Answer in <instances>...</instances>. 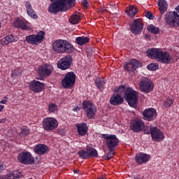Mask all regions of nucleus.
<instances>
[{"label":"nucleus","instance_id":"nucleus-27","mask_svg":"<svg viewBox=\"0 0 179 179\" xmlns=\"http://www.w3.org/2000/svg\"><path fill=\"white\" fill-rule=\"evenodd\" d=\"M15 27L22 29V30H27V22L21 20H17L15 22Z\"/></svg>","mask_w":179,"mask_h":179},{"label":"nucleus","instance_id":"nucleus-55","mask_svg":"<svg viewBox=\"0 0 179 179\" xmlns=\"http://www.w3.org/2000/svg\"><path fill=\"white\" fill-rule=\"evenodd\" d=\"M29 179H32V178H29Z\"/></svg>","mask_w":179,"mask_h":179},{"label":"nucleus","instance_id":"nucleus-14","mask_svg":"<svg viewBox=\"0 0 179 179\" xmlns=\"http://www.w3.org/2000/svg\"><path fill=\"white\" fill-rule=\"evenodd\" d=\"M146 134L151 135V138L154 142H160L164 138V134L162 130L155 127H151L150 128V131H148Z\"/></svg>","mask_w":179,"mask_h":179},{"label":"nucleus","instance_id":"nucleus-15","mask_svg":"<svg viewBox=\"0 0 179 179\" xmlns=\"http://www.w3.org/2000/svg\"><path fill=\"white\" fill-rule=\"evenodd\" d=\"M130 31L132 34H141L143 31V23L142 22L141 19H136L133 21V23L130 24L129 27Z\"/></svg>","mask_w":179,"mask_h":179},{"label":"nucleus","instance_id":"nucleus-54","mask_svg":"<svg viewBox=\"0 0 179 179\" xmlns=\"http://www.w3.org/2000/svg\"><path fill=\"white\" fill-rule=\"evenodd\" d=\"M97 179H104L103 178H97Z\"/></svg>","mask_w":179,"mask_h":179},{"label":"nucleus","instance_id":"nucleus-5","mask_svg":"<svg viewBox=\"0 0 179 179\" xmlns=\"http://www.w3.org/2000/svg\"><path fill=\"white\" fill-rule=\"evenodd\" d=\"M52 48L57 54H72L75 51L73 45L62 39L56 40L52 44Z\"/></svg>","mask_w":179,"mask_h":179},{"label":"nucleus","instance_id":"nucleus-49","mask_svg":"<svg viewBox=\"0 0 179 179\" xmlns=\"http://www.w3.org/2000/svg\"><path fill=\"white\" fill-rule=\"evenodd\" d=\"M80 110V108H79L78 106H76V108H73V111L74 112H78Z\"/></svg>","mask_w":179,"mask_h":179},{"label":"nucleus","instance_id":"nucleus-2","mask_svg":"<svg viewBox=\"0 0 179 179\" xmlns=\"http://www.w3.org/2000/svg\"><path fill=\"white\" fill-rule=\"evenodd\" d=\"M101 138L105 139V145L108 149V151H110V152L105 155V159L109 161L114 155V153H113L114 149L119 146V139L114 134H101Z\"/></svg>","mask_w":179,"mask_h":179},{"label":"nucleus","instance_id":"nucleus-6","mask_svg":"<svg viewBox=\"0 0 179 179\" xmlns=\"http://www.w3.org/2000/svg\"><path fill=\"white\" fill-rule=\"evenodd\" d=\"M165 21L169 26L179 27V5L176 6L173 12H168L165 15Z\"/></svg>","mask_w":179,"mask_h":179},{"label":"nucleus","instance_id":"nucleus-10","mask_svg":"<svg viewBox=\"0 0 179 179\" xmlns=\"http://www.w3.org/2000/svg\"><path fill=\"white\" fill-rule=\"evenodd\" d=\"M58 128V121L55 117H45L43 120V129L50 132Z\"/></svg>","mask_w":179,"mask_h":179},{"label":"nucleus","instance_id":"nucleus-12","mask_svg":"<svg viewBox=\"0 0 179 179\" xmlns=\"http://www.w3.org/2000/svg\"><path fill=\"white\" fill-rule=\"evenodd\" d=\"M73 61V58H72V56L71 55H66L58 61L57 68L62 71H66V69H69L72 66Z\"/></svg>","mask_w":179,"mask_h":179},{"label":"nucleus","instance_id":"nucleus-17","mask_svg":"<svg viewBox=\"0 0 179 179\" xmlns=\"http://www.w3.org/2000/svg\"><path fill=\"white\" fill-rule=\"evenodd\" d=\"M52 71H54L52 65L44 64L38 67L37 73L39 76H51Z\"/></svg>","mask_w":179,"mask_h":179},{"label":"nucleus","instance_id":"nucleus-37","mask_svg":"<svg viewBox=\"0 0 179 179\" xmlns=\"http://www.w3.org/2000/svg\"><path fill=\"white\" fill-rule=\"evenodd\" d=\"M147 69H148V71H157V69H159V64L151 63L147 66Z\"/></svg>","mask_w":179,"mask_h":179},{"label":"nucleus","instance_id":"nucleus-28","mask_svg":"<svg viewBox=\"0 0 179 179\" xmlns=\"http://www.w3.org/2000/svg\"><path fill=\"white\" fill-rule=\"evenodd\" d=\"M138 8L136 6H130L129 9L126 10L127 15H128V16H131V17H135V15L136 13H138Z\"/></svg>","mask_w":179,"mask_h":179},{"label":"nucleus","instance_id":"nucleus-26","mask_svg":"<svg viewBox=\"0 0 179 179\" xmlns=\"http://www.w3.org/2000/svg\"><path fill=\"white\" fill-rule=\"evenodd\" d=\"M25 6L27 8V12L29 16H30V17H31L32 19H37V17H38L37 14H36V12L34 11V10H33V7L31 6V4L30 3V2L26 1Z\"/></svg>","mask_w":179,"mask_h":179},{"label":"nucleus","instance_id":"nucleus-16","mask_svg":"<svg viewBox=\"0 0 179 179\" xmlns=\"http://www.w3.org/2000/svg\"><path fill=\"white\" fill-rule=\"evenodd\" d=\"M145 129V124L142 120L134 118V120H131V123L129 124V129L133 131L134 133L141 132Z\"/></svg>","mask_w":179,"mask_h":179},{"label":"nucleus","instance_id":"nucleus-35","mask_svg":"<svg viewBox=\"0 0 179 179\" xmlns=\"http://www.w3.org/2000/svg\"><path fill=\"white\" fill-rule=\"evenodd\" d=\"M131 60V64L133 65V69L134 71H136L139 66H142V63L141 61L136 59H133Z\"/></svg>","mask_w":179,"mask_h":179},{"label":"nucleus","instance_id":"nucleus-48","mask_svg":"<svg viewBox=\"0 0 179 179\" xmlns=\"http://www.w3.org/2000/svg\"><path fill=\"white\" fill-rule=\"evenodd\" d=\"M6 123V118L0 119V124Z\"/></svg>","mask_w":179,"mask_h":179},{"label":"nucleus","instance_id":"nucleus-32","mask_svg":"<svg viewBox=\"0 0 179 179\" xmlns=\"http://www.w3.org/2000/svg\"><path fill=\"white\" fill-rule=\"evenodd\" d=\"M79 22H80V17L78 15L76 14L71 16L69 22L71 24H78Z\"/></svg>","mask_w":179,"mask_h":179},{"label":"nucleus","instance_id":"nucleus-13","mask_svg":"<svg viewBox=\"0 0 179 179\" xmlns=\"http://www.w3.org/2000/svg\"><path fill=\"white\" fill-rule=\"evenodd\" d=\"M45 32L44 31H40L36 35L32 34L27 36L25 41L29 43V44H37V43H43Z\"/></svg>","mask_w":179,"mask_h":179},{"label":"nucleus","instance_id":"nucleus-34","mask_svg":"<svg viewBox=\"0 0 179 179\" xmlns=\"http://www.w3.org/2000/svg\"><path fill=\"white\" fill-rule=\"evenodd\" d=\"M172 104H173V99L171 98H166V99H164V101H163V108H169Z\"/></svg>","mask_w":179,"mask_h":179},{"label":"nucleus","instance_id":"nucleus-47","mask_svg":"<svg viewBox=\"0 0 179 179\" xmlns=\"http://www.w3.org/2000/svg\"><path fill=\"white\" fill-rule=\"evenodd\" d=\"M145 37L147 38V40H150V38H152V36H150V34H145Z\"/></svg>","mask_w":179,"mask_h":179},{"label":"nucleus","instance_id":"nucleus-30","mask_svg":"<svg viewBox=\"0 0 179 179\" xmlns=\"http://www.w3.org/2000/svg\"><path fill=\"white\" fill-rule=\"evenodd\" d=\"M15 41V38L13 37V35H8L1 41V45H8L9 43H13Z\"/></svg>","mask_w":179,"mask_h":179},{"label":"nucleus","instance_id":"nucleus-11","mask_svg":"<svg viewBox=\"0 0 179 179\" xmlns=\"http://www.w3.org/2000/svg\"><path fill=\"white\" fill-rule=\"evenodd\" d=\"M19 163L24 165H32L35 163V159L32 157V154L28 151L20 152L17 157Z\"/></svg>","mask_w":179,"mask_h":179},{"label":"nucleus","instance_id":"nucleus-33","mask_svg":"<svg viewBox=\"0 0 179 179\" xmlns=\"http://www.w3.org/2000/svg\"><path fill=\"white\" fill-rule=\"evenodd\" d=\"M147 29L148 31H150V33H152V34H159V33H160L159 27H157L153 24L148 25Z\"/></svg>","mask_w":179,"mask_h":179},{"label":"nucleus","instance_id":"nucleus-3","mask_svg":"<svg viewBox=\"0 0 179 179\" xmlns=\"http://www.w3.org/2000/svg\"><path fill=\"white\" fill-rule=\"evenodd\" d=\"M147 57L151 59H157L162 64H170L171 62V56L167 52H163L157 48H149L146 52Z\"/></svg>","mask_w":179,"mask_h":179},{"label":"nucleus","instance_id":"nucleus-36","mask_svg":"<svg viewBox=\"0 0 179 179\" xmlns=\"http://www.w3.org/2000/svg\"><path fill=\"white\" fill-rule=\"evenodd\" d=\"M124 71L134 72V70L131 60H130L129 62L125 63L124 65Z\"/></svg>","mask_w":179,"mask_h":179},{"label":"nucleus","instance_id":"nucleus-42","mask_svg":"<svg viewBox=\"0 0 179 179\" xmlns=\"http://www.w3.org/2000/svg\"><path fill=\"white\" fill-rule=\"evenodd\" d=\"M21 75H22V71L20 70L13 71L11 73L12 78H13L14 76H20Z\"/></svg>","mask_w":179,"mask_h":179},{"label":"nucleus","instance_id":"nucleus-38","mask_svg":"<svg viewBox=\"0 0 179 179\" xmlns=\"http://www.w3.org/2000/svg\"><path fill=\"white\" fill-rule=\"evenodd\" d=\"M57 110H58L57 104H55L54 103L49 104V113H54L55 112H57Z\"/></svg>","mask_w":179,"mask_h":179},{"label":"nucleus","instance_id":"nucleus-53","mask_svg":"<svg viewBox=\"0 0 179 179\" xmlns=\"http://www.w3.org/2000/svg\"><path fill=\"white\" fill-rule=\"evenodd\" d=\"M142 92H145V93H149V92H150L151 91H142Z\"/></svg>","mask_w":179,"mask_h":179},{"label":"nucleus","instance_id":"nucleus-24","mask_svg":"<svg viewBox=\"0 0 179 179\" xmlns=\"http://www.w3.org/2000/svg\"><path fill=\"white\" fill-rule=\"evenodd\" d=\"M158 6L159 8L160 15L159 20L162 19V16L167 12V8L169 6L167 5V1L166 0H159Z\"/></svg>","mask_w":179,"mask_h":179},{"label":"nucleus","instance_id":"nucleus-39","mask_svg":"<svg viewBox=\"0 0 179 179\" xmlns=\"http://www.w3.org/2000/svg\"><path fill=\"white\" fill-rule=\"evenodd\" d=\"M30 133V131L27 128H23L21 129V131L20 132V136L22 137H26Z\"/></svg>","mask_w":179,"mask_h":179},{"label":"nucleus","instance_id":"nucleus-41","mask_svg":"<svg viewBox=\"0 0 179 179\" xmlns=\"http://www.w3.org/2000/svg\"><path fill=\"white\" fill-rule=\"evenodd\" d=\"M145 17L150 20H153L155 19V15H153V13H152L150 11H147L145 13Z\"/></svg>","mask_w":179,"mask_h":179},{"label":"nucleus","instance_id":"nucleus-7","mask_svg":"<svg viewBox=\"0 0 179 179\" xmlns=\"http://www.w3.org/2000/svg\"><path fill=\"white\" fill-rule=\"evenodd\" d=\"M78 156H79V158L82 159H87L92 158L96 159L99 157V155L95 148L87 146L85 150H80L78 151Z\"/></svg>","mask_w":179,"mask_h":179},{"label":"nucleus","instance_id":"nucleus-50","mask_svg":"<svg viewBox=\"0 0 179 179\" xmlns=\"http://www.w3.org/2000/svg\"><path fill=\"white\" fill-rule=\"evenodd\" d=\"M4 171V165L0 164V172Z\"/></svg>","mask_w":179,"mask_h":179},{"label":"nucleus","instance_id":"nucleus-29","mask_svg":"<svg viewBox=\"0 0 179 179\" xmlns=\"http://www.w3.org/2000/svg\"><path fill=\"white\" fill-rule=\"evenodd\" d=\"M90 41V38L86 36H79L76 38V43L78 45H85V44H87Z\"/></svg>","mask_w":179,"mask_h":179},{"label":"nucleus","instance_id":"nucleus-9","mask_svg":"<svg viewBox=\"0 0 179 179\" xmlns=\"http://www.w3.org/2000/svg\"><path fill=\"white\" fill-rule=\"evenodd\" d=\"M76 83V74L73 71L66 73L64 79L62 80V85L64 89H72Z\"/></svg>","mask_w":179,"mask_h":179},{"label":"nucleus","instance_id":"nucleus-8","mask_svg":"<svg viewBox=\"0 0 179 179\" xmlns=\"http://www.w3.org/2000/svg\"><path fill=\"white\" fill-rule=\"evenodd\" d=\"M83 110L85 111V114L87 115V118H88V120H94L96 108L92 101L87 100L83 101Z\"/></svg>","mask_w":179,"mask_h":179},{"label":"nucleus","instance_id":"nucleus-52","mask_svg":"<svg viewBox=\"0 0 179 179\" xmlns=\"http://www.w3.org/2000/svg\"><path fill=\"white\" fill-rule=\"evenodd\" d=\"M42 91H34V93H40Z\"/></svg>","mask_w":179,"mask_h":179},{"label":"nucleus","instance_id":"nucleus-4","mask_svg":"<svg viewBox=\"0 0 179 179\" xmlns=\"http://www.w3.org/2000/svg\"><path fill=\"white\" fill-rule=\"evenodd\" d=\"M50 0L52 3L48 8V10L50 13L53 15H57L58 12H64L65 10V7L66 5L70 6V8H73L76 0Z\"/></svg>","mask_w":179,"mask_h":179},{"label":"nucleus","instance_id":"nucleus-21","mask_svg":"<svg viewBox=\"0 0 179 179\" xmlns=\"http://www.w3.org/2000/svg\"><path fill=\"white\" fill-rule=\"evenodd\" d=\"M76 130L78 131V136L79 137H84L87 134L88 131V127L87 124L85 122L78 123L76 125Z\"/></svg>","mask_w":179,"mask_h":179},{"label":"nucleus","instance_id":"nucleus-19","mask_svg":"<svg viewBox=\"0 0 179 179\" xmlns=\"http://www.w3.org/2000/svg\"><path fill=\"white\" fill-rule=\"evenodd\" d=\"M155 84L148 78H143L140 83V89L141 90H153Z\"/></svg>","mask_w":179,"mask_h":179},{"label":"nucleus","instance_id":"nucleus-46","mask_svg":"<svg viewBox=\"0 0 179 179\" xmlns=\"http://www.w3.org/2000/svg\"><path fill=\"white\" fill-rule=\"evenodd\" d=\"M106 10V12H108V10H107V9L106 8V7H101L100 8V10H98V13H103V11Z\"/></svg>","mask_w":179,"mask_h":179},{"label":"nucleus","instance_id":"nucleus-44","mask_svg":"<svg viewBox=\"0 0 179 179\" xmlns=\"http://www.w3.org/2000/svg\"><path fill=\"white\" fill-rule=\"evenodd\" d=\"M8 102V97L4 96L1 101H0V104H6Z\"/></svg>","mask_w":179,"mask_h":179},{"label":"nucleus","instance_id":"nucleus-23","mask_svg":"<svg viewBox=\"0 0 179 179\" xmlns=\"http://www.w3.org/2000/svg\"><path fill=\"white\" fill-rule=\"evenodd\" d=\"M29 89L31 90H44L45 84L40 81L33 80L29 83Z\"/></svg>","mask_w":179,"mask_h":179},{"label":"nucleus","instance_id":"nucleus-20","mask_svg":"<svg viewBox=\"0 0 179 179\" xmlns=\"http://www.w3.org/2000/svg\"><path fill=\"white\" fill-rule=\"evenodd\" d=\"M150 159L151 157L149 156V155H146L143 152H138L136 154V157H134L136 163L138 165H142L148 163V162H149V159Z\"/></svg>","mask_w":179,"mask_h":179},{"label":"nucleus","instance_id":"nucleus-40","mask_svg":"<svg viewBox=\"0 0 179 179\" xmlns=\"http://www.w3.org/2000/svg\"><path fill=\"white\" fill-rule=\"evenodd\" d=\"M116 90H134L132 87L128 86L127 85H120Z\"/></svg>","mask_w":179,"mask_h":179},{"label":"nucleus","instance_id":"nucleus-45","mask_svg":"<svg viewBox=\"0 0 179 179\" xmlns=\"http://www.w3.org/2000/svg\"><path fill=\"white\" fill-rule=\"evenodd\" d=\"M82 5L87 8V6H89V3L87 2V0H83Z\"/></svg>","mask_w":179,"mask_h":179},{"label":"nucleus","instance_id":"nucleus-25","mask_svg":"<svg viewBox=\"0 0 179 179\" xmlns=\"http://www.w3.org/2000/svg\"><path fill=\"white\" fill-rule=\"evenodd\" d=\"M22 174L20 171H13L12 172L8 173L6 176H0V179H18L21 178Z\"/></svg>","mask_w":179,"mask_h":179},{"label":"nucleus","instance_id":"nucleus-51","mask_svg":"<svg viewBox=\"0 0 179 179\" xmlns=\"http://www.w3.org/2000/svg\"><path fill=\"white\" fill-rule=\"evenodd\" d=\"M3 108H4V106H3L2 105H0V112H1L3 110Z\"/></svg>","mask_w":179,"mask_h":179},{"label":"nucleus","instance_id":"nucleus-22","mask_svg":"<svg viewBox=\"0 0 179 179\" xmlns=\"http://www.w3.org/2000/svg\"><path fill=\"white\" fill-rule=\"evenodd\" d=\"M49 151V147L44 144H38L34 148V152L36 155H43Z\"/></svg>","mask_w":179,"mask_h":179},{"label":"nucleus","instance_id":"nucleus-43","mask_svg":"<svg viewBox=\"0 0 179 179\" xmlns=\"http://www.w3.org/2000/svg\"><path fill=\"white\" fill-rule=\"evenodd\" d=\"M110 10H112V13H115L117 12V7H115V4H110Z\"/></svg>","mask_w":179,"mask_h":179},{"label":"nucleus","instance_id":"nucleus-18","mask_svg":"<svg viewBox=\"0 0 179 179\" xmlns=\"http://www.w3.org/2000/svg\"><path fill=\"white\" fill-rule=\"evenodd\" d=\"M142 116L143 117V120L151 122L157 117V111L153 108H146L143 110Z\"/></svg>","mask_w":179,"mask_h":179},{"label":"nucleus","instance_id":"nucleus-1","mask_svg":"<svg viewBox=\"0 0 179 179\" xmlns=\"http://www.w3.org/2000/svg\"><path fill=\"white\" fill-rule=\"evenodd\" d=\"M114 92H116V93H114L110 98V104L111 106H120L123 104L124 101H126L129 107L133 108L137 107L138 97L136 91H122L120 93H117L119 91Z\"/></svg>","mask_w":179,"mask_h":179},{"label":"nucleus","instance_id":"nucleus-31","mask_svg":"<svg viewBox=\"0 0 179 179\" xmlns=\"http://www.w3.org/2000/svg\"><path fill=\"white\" fill-rule=\"evenodd\" d=\"M95 85L97 89L101 90V89H104V85H106V81L104 80H101L100 78L95 80Z\"/></svg>","mask_w":179,"mask_h":179}]
</instances>
